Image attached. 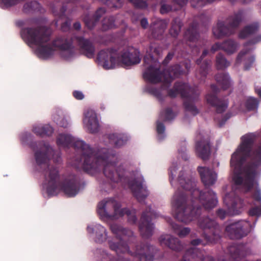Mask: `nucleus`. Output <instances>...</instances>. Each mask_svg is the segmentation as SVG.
Masks as SVG:
<instances>
[{
	"mask_svg": "<svg viewBox=\"0 0 261 261\" xmlns=\"http://www.w3.org/2000/svg\"><path fill=\"white\" fill-rule=\"evenodd\" d=\"M56 143L60 148L73 146L81 154L80 160H75L72 166L92 175L102 172L106 180L99 181L101 190L108 192L120 184L128 186L139 202L149 195L144 179L135 163L127 160L118 165L121 157L113 149L102 146L91 148L84 141L67 133L59 134Z\"/></svg>",
	"mask_w": 261,
	"mask_h": 261,
	"instance_id": "obj_1",
	"label": "nucleus"
},
{
	"mask_svg": "<svg viewBox=\"0 0 261 261\" xmlns=\"http://www.w3.org/2000/svg\"><path fill=\"white\" fill-rule=\"evenodd\" d=\"M177 170V163L173 162L169 168L170 184L175 188L179 185L187 192H175L171 201L172 209L178 221L188 224L198 219L203 208L212 209L218 201L213 191L204 192L196 187L194 177L190 171Z\"/></svg>",
	"mask_w": 261,
	"mask_h": 261,
	"instance_id": "obj_2",
	"label": "nucleus"
},
{
	"mask_svg": "<svg viewBox=\"0 0 261 261\" xmlns=\"http://www.w3.org/2000/svg\"><path fill=\"white\" fill-rule=\"evenodd\" d=\"M35 153L36 162L41 168L47 167L44 171V179L42 182L44 191L49 196H54L63 191L68 197L75 196L79 191L80 183L78 178L72 174L60 178L59 170L57 167L48 165L51 157L55 163L61 161L59 153H56L48 143L41 141L35 144H31Z\"/></svg>",
	"mask_w": 261,
	"mask_h": 261,
	"instance_id": "obj_3",
	"label": "nucleus"
},
{
	"mask_svg": "<svg viewBox=\"0 0 261 261\" xmlns=\"http://www.w3.org/2000/svg\"><path fill=\"white\" fill-rule=\"evenodd\" d=\"M51 33V30L45 27L28 28L20 32L22 39L40 59H49L56 51H58L60 57L65 61H71L77 57L70 38L59 36L50 42Z\"/></svg>",
	"mask_w": 261,
	"mask_h": 261,
	"instance_id": "obj_4",
	"label": "nucleus"
},
{
	"mask_svg": "<svg viewBox=\"0 0 261 261\" xmlns=\"http://www.w3.org/2000/svg\"><path fill=\"white\" fill-rule=\"evenodd\" d=\"M160 49L154 43H152L147 50L144 58L146 69L143 73L144 79L149 84L145 87V90L158 98L161 97L162 91L168 87L172 80L182 73L181 67L175 65L162 73L160 70L159 62L153 56L160 55Z\"/></svg>",
	"mask_w": 261,
	"mask_h": 261,
	"instance_id": "obj_5",
	"label": "nucleus"
},
{
	"mask_svg": "<svg viewBox=\"0 0 261 261\" xmlns=\"http://www.w3.org/2000/svg\"><path fill=\"white\" fill-rule=\"evenodd\" d=\"M110 228L112 232L116 236L118 240H109L108 242L109 247L118 256L127 253L130 255V257L128 258L132 261H139V259L136 256V252L141 254V256L145 255V254H149L153 257L151 252L152 247L148 245L141 244L137 245L136 247L135 251L133 253L132 252L127 244L124 242L123 239L121 238L123 237H130L133 236V232L132 230L124 229L122 226L115 223L111 224Z\"/></svg>",
	"mask_w": 261,
	"mask_h": 261,
	"instance_id": "obj_6",
	"label": "nucleus"
},
{
	"mask_svg": "<svg viewBox=\"0 0 261 261\" xmlns=\"http://www.w3.org/2000/svg\"><path fill=\"white\" fill-rule=\"evenodd\" d=\"M97 213L102 221L117 220L124 214L127 215L129 223L134 224L137 220L135 210L121 208L120 203L113 198L105 199L99 202L97 206Z\"/></svg>",
	"mask_w": 261,
	"mask_h": 261,
	"instance_id": "obj_7",
	"label": "nucleus"
},
{
	"mask_svg": "<svg viewBox=\"0 0 261 261\" xmlns=\"http://www.w3.org/2000/svg\"><path fill=\"white\" fill-rule=\"evenodd\" d=\"M168 93L173 97L180 94L184 98L186 111L193 115L198 113V110L194 105V102L198 99L200 94V91L197 87H190L188 84L177 82Z\"/></svg>",
	"mask_w": 261,
	"mask_h": 261,
	"instance_id": "obj_8",
	"label": "nucleus"
},
{
	"mask_svg": "<svg viewBox=\"0 0 261 261\" xmlns=\"http://www.w3.org/2000/svg\"><path fill=\"white\" fill-rule=\"evenodd\" d=\"M229 188L228 186H225L223 188V203L227 208V212L222 208L218 210L217 215L221 219H224L227 216L240 215L243 211L245 206L243 201L236 195L234 191H227Z\"/></svg>",
	"mask_w": 261,
	"mask_h": 261,
	"instance_id": "obj_9",
	"label": "nucleus"
},
{
	"mask_svg": "<svg viewBox=\"0 0 261 261\" xmlns=\"http://www.w3.org/2000/svg\"><path fill=\"white\" fill-rule=\"evenodd\" d=\"M248 16L246 11L239 10L230 16L226 21H218L213 29L214 36L217 38H220L233 33V30L246 19Z\"/></svg>",
	"mask_w": 261,
	"mask_h": 261,
	"instance_id": "obj_10",
	"label": "nucleus"
},
{
	"mask_svg": "<svg viewBox=\"0 0 261 261\" xmlns=\"http://www.w3.org/2000/svg\"><path fill=\"white\" fill-rule=\"evenodd\" d=\"M197 224L204 231V238L208 242L215 243L220 240V227L214 220L202 217L198 220Z\"/></svg>",
	"mask_w": 261,
	"mask_h": 261,
	"instance_id": "obj_11",
	"label": "nucleus"
},
{
	"mask_svg": "<svg viewBox=\"0 0 261 261\" xmlns=\"http://www.w3.org/2000/svg\"><path fill=\"white\" fill-rule=\"evenodd\" d=\"M96 62L105 69L114 68L120 65L119 53L114 49L101 50L97 55Z\"/></svg>",
	"mask_w": 261,
	"mask_h": 261,
	"instance_id": "obj_12",
	"label": "nucleus"
},
{
	"mask_svg": "<svg viewBox=\"0 0 261 261\" xmlns=\"http://www.w3.org/2000/svg\"><path fill=\"white\" fill-rule=\"evenodd\" d=\"M216 0H191L192 6L196 9L201 8L205 5L211 4ZM188 0H172L173 6H171L168 0H162L161 2L160 12L162 14H166L171 11L177 10L184 6Z\"/></svg>",
	"mask_w": 261,
	"mask_h": 261,
	"instance_id": "obj_13",
	"label": "nucleus"
},
{
	"mask_svg": "<svg viewBox=\"0 0 261 261\" xmlns=\"http://www.w3.org/2000/svg\"><path fill=\"white\" fill-rule=\"evenodd\" d=\"M253 228L251 223L246 220H240L231 223L225 228V231L231 239H239L247 235Z\"/></svg>",
	"mask_w": 261,
	"mask_h": 261,
	"instance_id": "obj_14",
	"label": "nucleus"
},
{
	"mask_svg": "<svg viewBox=\"0 0 261 261\" xmlns=\"http://www.w3.org/2000/svg\"><path fill=\"white\" fill-rule=\"evenodd\" d=\"M260 41H261V35H258L253 40L246 43L244 45L243 49L237 56L236 64H239L243 62L244 69L245 70L249 69L255 61L254 56L251 54V51L254 49V44Z\"/></svg>",
	"mask_w": 261,
	"mask_h": 261,
	"instance_id": "obj_15",
	"label": "nucleus"
},
{
	"mask_svg": "<svg viewBox=\"0 0 261 261\" xmlns=\"http://www.w3.org/2000/svg\"><path fill=\"white\" fill-rule=\"evenodd\" d=\"M159 217V214L154 210H151L150 207H148L143 213L139 224L140 233L143 237L148 238L152 234L154 226L151 223V220Z\"/></svg>",
	"mask_w": 261,
	"mask_h": 261,
	"instance_id": "obj_16",
	"label": "nucleus"
},
{
	"mask_svg": "<svg viewBox=\"0 0 261 261\" xmlns=\"http://www.w3.org/2000/svg\"><path fill=\"white\" fill-rule=\"evenodd\" d=\"M83 128L88 133L95 134L99 131V120L96 112L90 108L86 109L82 119Z\"/></svg>",
	"mask_w": 261,
	"mask_h": 261,
	"instance_id": "obj_17",
	"label": "nucleus"
},
{
	"mask_svg": "<svg viewBox=\"0 0 261 261\" xmlns=\"http://www.w3.org/2000/svg\"><path fill=\"white\" fill-rule=\"evenodd\" d=\"M120 65L125 67L139 64L141 61L138 49L129 47L119 54Z\"/></svg>",
	"mask_w": 261,
	"mask_h": 261,
	"instance_id": "obj_18",
	"label": "nucleus"
},
{
	"mask_svg": "<svg viewBox=\"0 0 261 261\" xmlns=\"http://www.w3.org/2000/svg\"><path fill=\"white\" fill-rule=\"evenodd\" d=\"M89 237L97 243L101 244L108 239V231L106 227L99 223H92L87 226Z\"/></svg>",
	"mask_w": 261,
	"mask_h": 261,
	"instance_id": "obj_19",
	"label": "nucleus"
},
{
	"mask_svg": "<svg viewBox=\"0 0 261 261\" xmlns=\"http://www.w3.org/2000/svg\"><path fill=\"white\" fill-rule=\"evenodd\" d=\"M211 89L213 93H208L205 96V98L207 103L216 107L217 113H221L224 112L228 107L227 100H221L218 99L216 93L218 91L217 87L214 85L211 86Z\"/></svg>",
	"mask_w": 261,
	"mask_h": 261,
	"instance_id": "obj_20",
	"label": "nucleus"
},
{
	"mask_svg": "<svg viewBox=\"0 0 261 261\" xmlns=\"http://www.w3.org/2000/svg\"><path fill=\"white\" fill-rule=\"evenodd\" d=\"M176 116V114L170 109L168 108L161 112L159 119L156 122V132L158 137L160 140H163L165 137V127L164 124L161 121H170Z\"/></svg>",
	"mask_w": 261,
	"mask_h": 261,
	"instance_id": "obj_21",
	"label": "nucleus"
},
{
	"mask_svg": "<svg viewBox=\"0 0 261 261\" xmlns=\"http://www.w3.org/2000/svg\"><path fill=\"white\" fill-rule=\"evenodd\" d=\"M201 139L197 141L196 144V152L197 154L203 160H207L210 154V144L208 139L201 138L199 135L197 139Z\"/></svg>",
	"mask_w": 261,
	"mask_h": 261,
	"instance_id": "obj_22",
	"label": "nucleus"
},
{
	"mask_svg": "<svg viewBox=\"0 0 261 261\" xmlns=\"http://www.w3.org/2000/svg\"><path fill=\"white\" fill-rule=\"evenodd\" d=\"M161 245H165L175 251H180L183 248V245L177 239L170 234H163L159 238Z\"/></svg>",
	"mask_w": 261,
	"mask_h": 261,
	"instance_id": "obj_23",
	"label": "nucleus"
},
{
	"mask_svg": "<svg viewBox=\"0 0 261 261\" xmlns=\"http://www.w3.org/2000/svg\"><path fill=\"white\" fill-rule=\"evenodd\" d=\"M201 180L205 186L214 185L217 179V174L208 167H199L198 168Z\"/></svg>",
	"mask_w": 261,
	"mask_h": 261,
	"instance_id": "obj_24",
	"label": "nucleus"
},
{
	"mask_svg": "<svg viewBox=\"0 0 261 261\" xmlns=\"http://www.w3.org/2000/svg\"><path fill=\"white\" fill-rule=\"evenodd\" d=\"M168 24L166 20L156 19L153 20L149 28L151 35L155 39H160L163 35Z\"/></svg>",
	"mask_w": 261,
	"mask_h": 261,
	"instance_id": "obj_25",
	"label": "nucleus"
},
{
	"mask_svg": "<svg viewBox=\"0 0 261 261\" xmlns=\"http://www.w3.org/2000/svg\"><path fill=\"white\" fill-rule=\"evenodd\" d=\"M53 119L57 125L64 128H67L71 124L70 117L67 115L62 109L60 108L55 109L53 115Z\"/></svg>",
	"mask_w": 261,
	"mask_h": 261,
	"instance_id": "obj_26",
	"label": "nucleus"
},
{
	"mask_svg": "<svg viewBox=\"0 0 261 261\" xmlns=\"http://www.w3.org/2000/svg\"><path fill=\"white\" fill-rule=\"evenodd\" d=\"M75 39L83 54L88 58H92L95 53V48L93 44L89 40L82 37H76Z\"/></svg>",
	"mask_w": 261,
	"mask_h": 261,
	"instance_id": "obj_27",
	"label": "nucleus"
},
{
	"mask_svg": "<svg viewBox=\"0 0 261 261\" xmlns=\"http://www.w3.org/2000/svg\"><path fill=\"white\" fill-rule=\"evenodd\" d=\"M196 257L199 258L201 261H214L213 258L211 256H205L204 251L195 247L188 250L181 261H192V258Z\"/></svg>",
	"mask_w": 261,
	"mask_h": 261,
	"instance_id": "obj_28",
	"label": "nucleus"
},
{
	"mask_svg": "<svg viewBox=\"0 0 261 261\" xmlns=\"http://www.w3.org/2000/svg\"><path fill=\"white\" fill-rule=\"evenodd\" d=\"M198 36L197 24L193 23L186 32L184 35V41L179 43L178 46L180 47L181 45H183L185 47L184 42H185L186 44L191 47V43L195 42L198 39Z\"/></svg>",
	"mask_w": 261,
	"mask_h": 261,
	"instance_id": "obj_29",
	"label": "nucleus"
},
{
	"mask_svg": "<svg viewBox=\"0 0 261 261\" xmlns=\"http://www.w3.org/2000/svg\"><path fill=\"white\" fill-rule=\"evenodd\" d=\"M66 10V7L65 6H63L62 8L60 9V12H58L54 9H53V11L55 16H58L59 19H58L56 22L55 24L56 25H58V23L60 22L61 20H65V22L62 23L61 28L62 31L66 32L68 31L70 28L71 22L70 21L67 19L66 16L65 15V11Z\"/></svg>",
	"mask_w": 261,
	"mask_h": 261,
	"instance_id": "obj_30",
	"label": "nucleus"
},
{
	"mask_svg": "<svg viewBox=\"0 0 261 261\" xmlns=\"http://www.w3.org/2000/svg\"><path fill=\"white\" fill-rule=\"evenodd\" d=\"M108 138L116 147H120L123 146L129 139L126 134L120 133L110 134L108 136Z\"/></svg>",
	"mask_w": 261,
	"mask_h": 261,
	"instance_id": "obj_31",
	"label": "nucleus"
},
{
	"mask_svg": "<svg viewBox=\"0 0 261 261\" xmlns=\"http://www.w3.org/2000/svg\"><path fill=\"white\" fill-rule=\"evenodd\" d=\"M32 130L38 136H49L54 132L53 128L49 124H36L33 125Z\"/></svg>",
	"mask_w": 261,
	"mask_h": 261,
	"instance_id": "obj_32",
	"label": "nucleus"
},
{
	"mask_svg": "<svg viewBox=\"0 0 261 261\" xmlns=\"http://www.w3.org/2000/svg\"><path fill=\"white\" fill-rule=\"evenodd\" d=\"M120 16L114 18V16L106 17L103 19L102 24V29L107 31L117 27L123 22L122 19H120Z\"/></svg>",
	"mask_w": 261,
	"mask_h": 261,
	"instance_id": "obj_33",
	"label": "nucleus"
},
{
	"mask_svg": "<svg viewBox=\"0 0 261 261\" xmlns=\"http://www.w3.org/2000/svg\"><path fill=\"white\" fill-rule=\"evenodd\" d=\"M239 46V43L231 39H227L222 43V50L229 55L234 53Z\"/></svg>",
	"mask_w": 261,
	"mask_h": 261,
	"instance_id": "obj_34",
	"label": "nucleus"
},
{
	"mask_svg": "<svg viewBox=\"0 0 261 261\" xmlns=\"http://www.w3.org/2000/svg\"><path fill=\"white\" fill-rule=\"evenodd\" d=\"M258 29L257 22H253L245 27L240 33L239 38L245 39L254 34Z\"/></svg>",
	"mask_w": 261,
	"mask_h": 261,
	"instance_id": "obj_35",
	"label": "nucleus"
},
{
	"mask_svg": "<svg viewBox=\"0 0 261 261\" xmlns=\"http://www.w3.org/2000/svg\"><path fill=\"white\" fill-rule=\"evenodd\" d=\"M167 221L170 224L174 232L180 238L185 237L190 232L191 229L190 228L181 227L179 225L172 222L171 219L169 218H168Z\"/></svg>",
	"mask_w": 261,
	"mask_h": 261,
	"instance_id": "obj_36",
	"label": "nucleus"
},
{
	"mask_svg": "<svg viewBox=\"0 0 261 261\" xmlns=\"http://www.w3.org/2000/svg\"><path fill=\"white\" fill-rule=\"evenodd\" d=\"M216 80L218 84L223 89H227L231 85V82L227 73H219L216 76Z\"/></svg>",
	"mask_w": 261,
	"mask_h": 261,
	"instance_id": "obj_37",
	"label": "nucleus"
},
{
	"mask_svg": "<svg viewBox=\"0 0 261 261\" xmlns=\"http://www.w3.org/2000/svg\"><path fill=\"white\" fill-rule=\"evenodd\" d=\"M106 10L104 8H99L95 13L93 20L90 19L88 17L84 18V21L86 25L89 29H92L95 24V23L105 14Z\"/></svg>",
	"mask_w": 261,
	"mask_h": 261,
	"instance_id": "obj_38",
	"label": "nucleus"
},
{
	"mask_svg": "<svg viewBox=\"0 0 261 261\" xmlns=\"http://www.w3.org/2000/svg\"><path fill=\"white\" fill-rule=\"evenodd\" d=\"M181 27V22L179 18H176L172 22L171 28L170 29V34L174 38L176 37L180 32Z\"/></svg>",
	"mask_w": 261,
	"mask_h": 261,
	"instance_id": "obj_39",
	"label": "nucleus"
},
{
	"mask_svg": "<svg viewBox=\"0 0 261 261\" xmlns=\"http://www.w3.org/2000/svg\"><path fill=\"white\" fill-rule=\"evenodd\" d=\"M102 3L107 5L109 8L117 9L122 7L123 0H98Z\"/></svg>",
	"mask_w": 261,
	"mask_h": 261,
	"instance_id": "obj_40",
	"label": "nucleus"
},
{
	"mask_svg": "<svg viewBox=\"0 0 261 261\" xmlns=\"http://www.w3.org/2000/svg\"><path fill=\"white\" fill-rule=\"evenodd\" d=\"M230 65L228 61L226 60L224 56L222 54H219L216 57V66L218 69H223L227 67Z\"/></svg>",
	"mask_w": 261,
	"mask_h": 261,
	"instance_id": "obj_41",
	"label": "nucleus"
},
{
	"mask_svg": "<svg viewBox=\"0 0 261 261\" xmlns=\"http://www.w3.org/2000/svg\"><path fill=\"white\" fill-rule=\"evenodd\" d=\"M40 8V4L36 1H34L25 4L23 6V10L25 12H29L31 11H39Z\"/></svg>",
	"mask_w": 261,
	"mask_h": 261,
	"instance_id": "obj_42",
	"label": "nucleus"
},
{
	"mask_svg": "<svg viewBox=\"0 0 261 261\" xmlns=\"http://www.w3.org/2000/svg\"><path fill=\"white\" fill-rule=\"evenodd\" d=\"M177 152L183 160L186 161L188 159V156L186 153V143L185 141L181 142L178 146Z\"/></svg>",
	"mask_w": 261,
	"mask_h": 261,
	"instance_id": "obj_43",
	"label": "nucleus"
},
{
	"mask_svg": "<svg viewBox=\"0 0 261 261\" xmlns=\"http://www.w3.org/2000/svg\"><path fill=\"white\" fill-rule=\"evenodd\" d=\"M209 64L207 62H204L200 66V69L196 73V76L199 79L204 77L207 73Z\"/></svg>",
	"mask_w": 261,
	"mask_h": 261,
	"instance_id": "obj_44",
	"label": "nucleus"
},
{
	"mask_svg": "<svg viewBox=\"0 0 261 261\" xmlns=\"http://www.w3.org/2000/svg\"><path fill=\"white\" fill-rule=\"evenodd\" d=\"M247 108L249 110H255L257 108L258 101L256 98L252 97H248L246 103Z\"/></svg>",
	"mask_w": 261,
	"mask_h": 261,
	"instance_id": "obj_45",
	"label": "nucleus"
},
{
	"mask_svg": "<svg viewBox=\"0 0 261 261\" xmlns=\"http://www.w3.org/2000/svg\"><path fill=\"white\" fill-rule=\"evenodd\" d=\"M32 135L27 132H24L20 136V140L22 144H28L29 141L32 139Z\"/></svg>",
	"mask_w": 261,
	"mask_h": 261,
	"instance_id": "obj_46",
	"label": "nucleus"
},
{
	"mask_svg": "<svg viewBox=\"0 0 261 261\" xmlns=\"http://www.w3.org/2000/svg\"><path fill=\"white\" fill-rule=\"evenodd\" d=\"M130 2L136 7L139 8H145L147 7V4L146 0H128Z\"/></svg>",
	"mask_w": 261,
	"mask_h": 261,
	"instance_id": "obj_47",
	"label": "nucleus"
},
{
	"mask_svg": "<svg viewBox=\"0 0 261 261\" xmlns=\"http://www.w3.org/2000/svg\"><path fill=\"white\" fill-rule=\"evenodd\" d=\"M72 95L77 100H82L85 97L84 93L82 91L79 90H75L73 91Z\"/></svg>",
	"mask_w": 261,
	"mask_h": 261,
	"instance_id": "obj_48",
	"label": "nucleus"
},
{
	"mask_svg": "<svg viewBox=\"0 0 261 261\" xmlns=\"http://www.w3.org/2000/svg\"><path fill=\"white\" fill-rule=\"evenodd\" d=\"M219 49H222V43L217 42L214 44L211 48V51L213 53Z\"/></svg>",
	"mask_w": 261,
	"mask_h": 261,
	"instance_id": "obj_49",
	"label": "nucleus"
},
{
	"mask_svg": "<svg viewBox=\"0 0 261 261\" xmlns=\"http://www.w3.org/2000/svg\"><path fill=\"white\" fill-rule=\"evenodd\" d=\"M232 116V114L229 113H227L223 117L222 120L220 121L219 124L220 125H222L226 121H227L229 118H230Z\"/></svg>",
	"mask_w": 261,
	"mask_h": 261,
	"instance_id": "obj_50",
	"label": "nucleus"
},
{
	"mask_svg": "<svg viewBox=\"0 0 261 261\" xmlns=\"http://www.w3.org/2000/svg\"><path fill=\"white\" fill-rule=\"evenodd\" d=\"M101 255L106 261H108L109 259H111L112 257V255L109 254L106 251H102Z\"/></svg>",
	"mask_w": 261,
	"mask_h": 261,
	"instance_id": "obj_51",
	"label": "nucleus"
},
{
	"mask_svg": "<svg viewBox=\"0 0 261 261\" xmlns=\"http://www.w3.org/2000/svg\"><path fill=\"white\" fill-rule=\"evenodd\" d=\"M140 23L142 27L144 29L147 28L148 25V21L146 18L142 19L141 20Z\"/></svg>",
	"mask_w": 261,
	"mask_h": 261,
	"instance_id": "obj_52",
	"label": "nucleus"
},
{
	"mask_svg": "<svg viewBox=\"0 0 261 261\" xmlns=\"http://www.w3.org/2000/svg\"><path fill=\"white\" fill-rule=\"evenodd\" d=\"M202 243V241L199 239L193 240L191 241V244L193 246H197Z\"/></svg>",
	"mask_w": 261,
	"mask_h": 261,
	"instance_id": "obj_53",
	"label": "nucleus"
},
{
	"mask_svg": "<svg viewBox=\"0 0 261 261\" xmlns=\"http://www.w3.org/2000/svg\"><path fill=\"white\" fill-rule=\"evenodd\" d=\"M173 56V54L172 53H169L167 56L166 58L165 59L164 62L165 63H167L169 60H170Z\"/></svg>",
	"mask_w": 261,
	"mask_h": 261,
	"instance_id": "obj_54",
	"label": "nucleus"
},
{
	"mask_svg": "<svg viewBox=\"0 0 261 261\" xmlns=\"http://www.w3.org/2000/svg\"><path fill=\"white\" fill-rule=\"evenodd\" d=\"M255 90L256 93L259 96L260 98H261V87L256 86L255 88Z\"/></svg>",
	"mask_w": 261,
	"mask_h": 261,
	"instance_id": "obj_55",
	"label": "nucleus"
},
{
	"mask_svg": "<svg viewBox=\"0 0 261 261\" xmlns=\"http://www.w3.org/2000/svg\"><path fill=\"white\" fill-rule=\"evenodd\" d=\"M81 25L80 22H76L74 23L73 24V28L75 30H80L81 29Z\"/></svg>",
	"mask_w": 261,
	"mask_h": 261,
	"instance_id": "obj_56",
	"label": "nucleus"
},
{
	"mask_svg": "<svg viewBox=\"0 0 261 261\" xmlns=\"http://www.w3.org/2000/svg\"><path fill=\"white\" fill-rule=\"evenodd\" d=\"M207 53H208V51L207 50H204L202 53V55L201 58H202L206 56L207 55Z\"/></svg>",
	"mask_w": 261,
	"mask_h": 261,
	"instance_id": "obj_57",
	"label": "nucleus"
},
{
	"mask_svg": "<svg viewBox=\"0 0 261 261\" xmlns=\"http://www.w3.org/2000/svg\"><path fill=\"white\" fill-rule=\"evenodd\" d=\"M190 64L189 63H186V64H185V67L186 68V69L187 70H189V69L190 68Z\"/></svg>",
	"mask_w": 261,
	"mask_h": 261,
	"instance_id": "obj_58",
	"label": "nucleus"
},
{
	"mask_svg": "<svg viewBox=\"0 0 261 261\" xmlns=\"http://www.w3.org/2000/svg\"><path fill=\"white\" fill-rule=\"evenodd\" d=\"M201 59H199L197 60V61H196L197 64H199L201 63Z\"/></svg>",
	"mask_w": 261,
	"mask_h": 261,
	"instance_id": "obj_59",
	"label": "nucleus"
},
{
	"mask_svg": "<svg viewBox=\"0 0 261 261\" xmlns=\"http://www.w3.org/2000/svg\"><path fill=\"white\" fill-rule=\"evenodd\" d=\"M17 23H18V25H21L22 23V21H18Z\"/></svg>",
	"mask_w": 261,
	"mask_h": 261,
	"instance_id": "obj_60",
	"label": "nucleus"
},
{
	"mask_svg": "<svg viewBox=\"0 0 261 261\" xmlns=\"http://www.w3.org/2000/svg\"><path fill=\"white\" fill-rule=\"evenodd\" d=\"M216 164L217 167H218L219 166V163L218 162H216Z\"/></svg>",
	"mask_w": 261,
	"mask_h": 261,
	"instance_id": "obj_61",
	"label": "nucleus"
}]
</instances>
